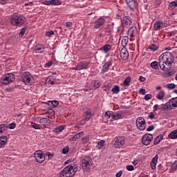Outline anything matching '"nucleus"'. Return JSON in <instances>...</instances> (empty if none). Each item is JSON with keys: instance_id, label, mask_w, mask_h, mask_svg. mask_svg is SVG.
Here are the masks:
<instances>
[{"instance_id": "obj_1", "label": "nucleus", "mask_w": 177, "mask_h": 177, "mask_svg": "<svg viewBox=\"0 0 177 177\" xmlns=\"http://www.w3.org/2000/svg\"><path fill=\"white\" fill-rule=\"evenodd\" d=\"M172 59V54L169 52H165L159 57L158 65L162 71H167L165 66L169 67V68L172 67V62H174Z\"/></svg>"}, {"instance_id": "obj_2", "label": "nucleus", "mask_w": 177, "mask_h": 177, "mask_svg": "<svg viewBox=\"0 0 177 177\" xmlns=\"http://www.w3.org/2000/svg\"><path fill=\"white\" fill-rule=\"evenodd\" d=\"M77 171H78V168L73 164H70L60 171L59 177H74Z\"/></svg>"}, {"instance_id": "obj_3", "label": "nucleus", "mask_w": 177, "mask_h": 177, "mask_svg": "<svg viewBox=\"0 0 177 177\" xmlns=\"http://www.w3.org/2000/svg\"><path fill=\"white\" fill-rule=\"evenodd\" d=\"M26 21V17L17 14H13L10 17V23L12 26H21L24 24Z\"/></svg>"}, {"instance_id": "obj_4", "label": "nucleus", "mask_w": 177, "mask_h": 177, "mask_svg": "<svg viewBox=\"0 0 177 177\" xmlns=\"http://www.w3.org/2000/svg\"><path fill=\"white\" fill-rule=\"evenodd\" d=\"M92 167V158L91 156H84L82 160V168L86 172H89Z\"/></svg>"}, {"instance_id": "obj_5", "label": "nucleus", "mask_w": 177, "mask_h": 177, "mask_svg": "<svg viewBox=\"0 0 177 177\" xmlns=\"http://www.w3.org/2000/svg\"><path fill=\"white\" fill-rule=\"evenodd\" d=\"M21 80L25 85H32L34 84V77L28 71H26L22 74Z\"/></svg>"}, {"instance_id": "obj_6", "label": "nucleus", "mask_w": 177, "mask_h": 177, "mask_svg": "<svg viewBox=\"0 0 177 177\" xmlns=\"http://www.w3.org/2000/svg\"><path fill=\"white\" fill-rule=\"evenodd\" d=\"M15 81V75L12 73H7L2 77L1 82L5 85H8V84H10V82H13Z\"/></svg>"}, {"instance_id": "obj_7", "label": "nucleus", "mask_w": 177, "mask_h": 177, "mask_svg": "<svg viewBox=\"0 0 177 177\" xmlns=\"http://www.w3.org/2000/svg\"><path fill=\"white\" fill-rule=\"evenodd\" d=\"M136 124L140 131H145L146 129V121L142 117L138 118Z\"/></svg>"}, {"instance_id": "obj_8", "label": "nucleus", "mask_w": 177, "mask_h": 177, "mask_svg": "<svg viewBox=\"0 0 177 177\" xmlns=\"http://www.w3.org/2000/svg\"><path fill=\"white\" fill-rule=\"evenodd\" d=\"M153 142V135L151 133H146L142 138V143L145 146H149Z\"/></svg>"}, {"instance_id": "obj_9", "label": "nucleus", "mask_w": 177, "mask_h": 177, "mask_svg": "<svg viewBox=\"0 0 177 177\" xmlns=\"http://www.w3.org/2000/svg\"><path fill=\"white\" fill-rule=\"evenodd\" d=\"M105 24L106 19H104V17H100L94 21L93 28H95V30H99V28H102Z\"/></svg>"}, {"instance_id": "obj_10", "label": "nucleus", "mask_w": 177, "mask_h": 177, "mask_svg": "<svg viewBox=\"0 0 177 177\" xmlns=\"http://www.w3.org/2000/svg\"><path fill=\"white\" fill-rule=\"evenodd\" d=\"M113 145L115 147H118V149H120V147H122V146L125 145V137H123V136L116 137L114 139Z\"/></svg>"}, {"instance_id": "obj_11", "label": "nucleus", "mask_w": 177, "mask_h": 177, "mask_svg": "<svg viewBox=\"0 0 177 177\" xmlns=\"http://www.w3.org/2000/svg\"><path fill=\"white\" fill-rule=\"evenodd\" d=\"M34 157L36 161L40 164L45 161V155L42 151H36L34 153Z\"/></svg>"}, {"instance_id": "obj_12", "label": "nucleus", "mask_w": 177, "mask_h": 177, "mask_svg": "<svg viewBox=\"0 0 177 177\" xmlns=\"http://www.w3.org/2000/svg\"><path fill=\"white\" fill-rule=\"evenodd\" d=\"M132 25V20H131V17H123L122 19V26L124 28H128Z\"/></svg>"}, {"instance_id": "obj_13", "label": "nucleus", "mask_w": 177, "mask_h": 177, "mask_svg": "<svg viewBox=\"0 0 177 177\" xmlns=\"http://www.w3.org/2000/svg\"><path fill=\"white\" fill-rule=\"evenodd\" d=\"M89 63L87 62H80L76 66V70L77 71H81V70H88Z\"/></svg>"}, {"instance_id": "obj_14", "label": "nucleus", "mask_w": 177, "mask_h": 177, "mask_svg": "<svg viewBox=\"0 0 177 177\" xmlns=\"http://www.w3.org/2000/svg\"><path fill=\"white\" fill-rule=\"evenodd\" d=\"M128 35L131 37V38H133V37H136L138 35V28L135 26H131V27L128 30Z\"/></svg>"}, {"instance_id": "obj_15", "label": "nucleus", "mask_w": 177, "mask_h": 177, "mask_svg": "<svg viewBox=\"0 0 177 177\" xmlns=\"http://www.w3.org/2000/svg\"><path fill=\"white\" fill-rule=\"evenodd\" d=\"M120 57L122 59V60H128V58L129 57V53H128L127 48H123L121 49Z\"/></svg>"}, {"instance_id": "obj_16", "label": "nucleus", "mask_w": 177, "mask_h": 177, "mask_svg": "<svg viewBox=\"0 0 177 177\" xmlns=\"http://www.w3.org/2000/svg\"><path fill=\"white\" fill-rule=\"evenodd\" d=\"M112 65L111 62H106L103 66L101 69V73L105 74V73H107L110 70V66Z\"/></svg>"}, {"instance_id": "obj_17", "label": "nucleus", "mask_w": 177, "mask_h": 177, "mask_svg": "<svg viewBox=\"0 0 177 177\" xmlns=\"http://www.w3.org/2000/svg\"><path fill=\"white\" fill-rule=\"evenodd\" d=\"M165 97V91L160 90L156 94V99L157 100L162 101L164 100V98Z\"/></svg>"}, {"instance_id": "obj_18", "label": "nucleus", "mask_w": 177, "mask_h": 177, "mask_svg": "<svg viewBox=\"0 0 177 177\" xmlns=\"http://www.w3.org/2000/svg\"><path fill=\"white\" fill-rule=\"evenodd\" d=\"M160 111H168V110H172V107H171L169 102H167L165 104H160Z\"/></svg>"}, {"instance_id": "obj_19", "label": "nucleus", "mask_w": 177, "mask_h": 177, "mask_svg": "<svg viewBox=\"0 0 177 177\" xmlns=\"http://www.w3.org/2000/svg\"><path fill=\"white\" fill-rule=\"evenodd\" d=\"M124 117V113L122 111H119V112H113V120L115 121H117V120H122V118Z\"/></svg>"}, {"instance_id": "obj_20", "label": "nucleus", "mask_w": 177, "mask_h": 177, "mask_svg": "<svg viewBox=\"0 0 177 177\" xmlns=\"http://www.w3.org/2000/svg\"><path fill=\"white\" fill-rule=\"evenodd\" d=\"M51 122L52 121L46 118H43L39 120V124L44 128H46V125H49Z\"/></svg>"}, {"instance_id": "obj_21", "label": "nucleus", "mask_w": 177, "mask_h": 177, "mask_svg": "<svg viewBox=\"0 0 177 177\" xmlns=\"http://www.w3.org/2000/svg\"><path fill=\"white\" fill-rule=\"evenodd\" d=\"M158 161V155H156L151 160L150 162V166L151 169H156V166L157 165V162Z\"/></svg>"}, {"instance_id": "obj_22", "label": "nucleus", "mask_w": 177, "mask_h": 177, "mask_svg": "<svg viewBox=\"0 0 177 177\" xmlns=\"http://www.w3.org/2000/svg\"><path fill=\"white\" fill-rule=\"evenodd\" d=\"M162 26H164V23H162V21H156L154 22V30L155 31H158L160 30H161V27H162Z\"/></svg>"}, {"instance_id": "obj_23", "label": "nucleus", "mask_w": 177, "mask_h": 177, "mask_svg": "<svg viewBox=\"0 0 177 177\" xmlns=\"http://www.w3.org/2000/svg\"><path fill=\"white\" fill-rule=\"evenodd\" d=\"M44 49L45 46L44 44H37L35 47V50L36 53H43Z\"/></svg>"}, {"instance_id": "obj_24", "label": "nucleus", "mask_w": 177, "mask_h": 177, "mask_svg": "<svg viewBox=\"0 0 177 177\" xmlns=\"http://www.w3.org/2000/svg\"><path fill=\"white\" fill-rule=\"evenodd\" d=\"M100 50L103 52V53H107L111 50V46L110 44H105L100 48Z\"/></svg>"}, {"instance_id": "obj_25", "label": "nucleus", "mask_w": 177, "mask_h": 177, "mask_svg": "<svg viewBox=\"0 0 177 177\" xmlns=\"http://www.w3.org/2000/svg\"><path fill=\"white\" fill-rule=\"evenodd\" d=\"M168 102L171 107V110L172 109H175L177 107V97L171 98Z\"/></svg>"}, {"instance_id": "obj_26", "label": "nucleus", "mask_w": 177, "mask_h": 177, "mask_svg": "<svg viewBox=\"0 0 177 177\" xmlns=\"http://www.w3.org/2000/svg\"><path fill=\"white\" fill-rule=\"evenodd\" d=\"M83 135H84V131H81L80 133H77L73 137H71L69 139V140H70V142H75V140H77V139H80V138H81Z\"/></svg>"}, {"instance_id": "obj_27", "label": "nucleus", "mask_w": 177, "mask_h": 177, "mask_svg": "<svg viewBox=\"0 0 177 177\" xmlns=\"http://www.w3.org/2000/svg\"><path fill=\"white\" fill-rule=\"evenodd\" d=\"M8 143V137L6 136H0V148L2 149L3 145Z\"/></svg>"}, {"instance_id": "obj_28", "label": "nucleus", "mask_w": 177, "mask_h": 177, "mask_svg": "<svg viewBox=\"0 0 177 177\" xmlns=\"http://www.w3.org/2000/svg\"><path fill=\"white\" fill-rule=\"evenodd\" d=\"M162 139H164V136L162 134H160L156 138H154L153 145H158V143H160V142H161Z\"/></svg>"}, {"instance_id": "obj_29", "label": "nucleus", "mask_w": 177, "mask_h": 177, "mask_svg": "<svg viewBox=\"0 0 177 177\" xmlns=\"http://www.w3.org/2000/svg\"><path fill=\"white\" fill-rule=\"evenodd\" d=\"M64 128H66V126L61 125L53 129V132L55 133H60V132H63V131H64Z\"/></svg>"}, {"instance_id": "obj_30", "label": "nucleus", "mask_w": 177, "mask_h": 177, "mask_svg": "<svg viewBox=\"0 0 177 177\" xmlns=\"http://www.w3.org/2000/svg\"><path fill=\"white\" fill-rule=\"evenodd\" d=\"M55 81H56V77L53 76H48L46 80V82L51 85H55Z\"/></svg>"}, {"instance_id": "obj_31", "label": "nucleus", "mask_w": 177, "mask_h": 177, "mask_svg": "<svg viewBox=\"0 0 177 177\" xmlns=\"http://www.w3.org/2000/svg\"><path fill=\"white\" fill-rule=\"evenodd\" d=\"M128 6L131 9V10H134V9H136V6H138V3H136V1H130L129 3H127Z\"/></svg>"}, {"instance_id": "obj_32", "label": "nucleus", "mask_w": 177, "mask_h": 177, "mask_svg": "<svg viewBox=\"0 0 177 177\" xmlns=\"http://www.w3.org/2000/svg\"><path fill=\"white\" fill-rule=\"evenodd\" d=\"M129 41V38L128 37V36H124L122 38V46H123V48H125V46L128 45Z\"/></svg>"}, {"instance_id": "obj_33", "label": "nucleus", "mask_w": 177, "mask_h": 177, "mask_svg": "<svg viewBox=\"0 0 177 177\" xmlns=\"http://www.w3.org/2000/svg\"><path fill=\"white\" fill-rule=\"evenodd\" d=\"M92 117V113L91 111H86L84 114V121H89Z\"/></svg>"}, {"instance_id": "obj_34", "label": "nucleus", "mask_w": 177, "mask_h": 177, "mask_svg": "<svg viewBox=\"0 0 177 177\" xmlns=\"http://www.w3.org/2000/svg\"><path fill=\"white\" fill-rule=\"evenodd\" d=\"M114 115V112L113 111H106L104 114V117L105 118H106V120H110V118H112L113 120V116Z\"/></svg>"}, {"instance_id": "obj_35", "label": "nucleus", "mask_w": 177, "mask_h": 177, "mask_svg": "<svg viewBox=\"0 0 177 177\" xmlns=\"http://www.w3.org/2000/svg\"><path fill=\"white\" fill-rule=\"evenodd\" d=\"M168 136L169 139H177V129L172 131Z\"/></svg>"}, {"instance_id": "obj_36", "label": "nucleus", "mask_w": 177, "mask_h": 177, "mask_svg": "<svg viewBox=\"0 0 177 177\" xmlns=\"http://www.w3.org/2000/svg\"><path fill=\"white\" fill-rule=\"evenodd\" d=\"M8 129V124H0V133H3L5 131Z\"/></svg>"}, {"instance_id": "obj_37", "label": "nucleus", "mask_w": 177, "mask_h": 177, "mask_svg": "<svg viewBox=\"0 0 177 177\" xmlns=\"http://www.w3.org/2000/svg\"><path fill=\"white\" fill-rule=\"evenodd\" d=\"M176 6H177V1H171L169 4V9H170V10H172L175 9V8H176Z\"/></svg>"}, {"instance_id": "obj_38", "label": "nucleus", "mask_w": 177, "mask_h": 177, "mask_svg": "<svg viewBox=\"0 0 177 177\" xmlns=\"http://www.w3.org/2000/svg\"><path fill=\"white\" fill-rule=\"evenodd\" d=\"M177 169V160L174 161V162L171 165V167L170 169V172L174 173Z\"/></svg>"}, {"instance_id": "obj_39", "label": "nucleus", "mask_w": 177, "mask_h": 177, "mask_svg": "<svg viewBox=\"0 0 177 177\" xmlns=\"http://www.w3.org/2000/svg\"><path fill=\"white\" fill-rule=\"evenodd\" d=\"M129 82H131V77H127L123 82L124 86H129Z\"/></svg>"}, {"instance_id": "obj_40", "label": "nucleus", "mask_w": 177, "mask_h": 177, "mask_svg": "<svg viewBox=\"0 0 177 177\" xmlns=\"http://www.w3.org/2000/svg\"><path fill=\"white\" fill-rule=\"evenodd\" d=\"M151 67L154 70H158V62L157 61L151 62Z\"/></svg>"}, {"instance_id": "obj_41", "label": "nucleus", "mask_w": 177, "mask_h": 177, "mask_svg": "<svg viewBox=\"0 0 177 177\" xmlns=\"http://www.w3.org/2000/svg\"><path fill=\"white\" fill-rule=\"evenodd\" d=\"M51 5H53V6L62 5V2L60 1V0H51Z\"/></svg>"}, {"instance_id": "obj_42", "label": "nucleus", "mask_w": 177, "mask_h": 177, "mask_svg": "<svg viewBox=\"0 0 177 177\" xmlns=\"http://www.w3.org/2000/svg\"><path fill=\"white\" fill-rule=\"evenodd\" d=\"M7 128L8 129H15V128H16V123H10L8 124H7Z\"/></svg>"}, {"instance_id": "obj_43", "label": "nucleus", "mask_w": 177, "mask_h": 177, "mask_svg": "<svg viewBox=\"0 0 177 177\" xmlns=\"http://www.w3.org/2000/svg\"><path fill=\"white\" fill-rule=\"evenodd\" d=\"M111 91L113 93H118V92H120V87L118 86H115L112 88Z\"/></svg>"}, {"instance_id": "obj_44", "label": "nucleus", "mask_w": 177, "mask_h": 177, "mask_svg": "<svg viewBox=\"0 0 177 177\" xmlns=\"http://www.w3.org/2000/svg\"><path fill=\"white\" fill-rule=\"evenodd\" d=\"M52 35H55V32L53 30L46 32V37H48V38H50Z\"/></svg>"}, {"instance_id": "obj_45", "label": "nucleus", "mask_w": 177, "mask_h": 177, "mask_svg": "<svg viewBox=\"0 0 177 177\" xmlns=\"http://www.w3.org/2000/svg\"><path fill=\"white\" fill-rule=\"evenodd\" d=\"M46 114H48V115H50V117H53V115H55V111L52 109H50L46 112Z\"/></svg>"}, {"instance_id": "obj_46", "label": "nucleus", "mask_w": 177, "mask_h": 177, "mask_svg": "<svg viewBox=\"0 0 177 177\" xmlns=\"http://www.w3.org/2000/svg\"><path fill=\"white\" fill-rule=\"evenodd\" d=\"M26 28H22L19 32V37L22 38V37L26 34Z\"/></svg>"}, {"instance_id": "obj_47", "label": "nucleus", "mask_w": 177, "mask_h": 177, "mask_svg": "<svg viewBox=\"0 0 177 177\" xmlns=\"http://www.w3.org/2000/svg\"><path fill=\"white\" fill-rule=\"evenodd\" d=\"M175 86H176L175 84L171 83V84H167L166 86V88H167L168 89H174Z\"/></svg>"}, {"instance_id": "obj_48", "label": "nucleus", "mask_w": 177, "mask_h": 177, "mask_svg": "<svg viewBox=\"0 0 177 177\" xmlns=\"http://www.w3.org/2000/svg\"><path fill=\"white\" fill-rule=\"evenodd\" d=\"M104 140H101L100 141L98 142L97 143V146L99 149H102V147H103V146H104Z\"/></svg>"}, {"instance_id": "obj_49", "label": "nucleus", "mask_w": 177, "mask_h": 177, "mask_svg": "<svg viewBox=\"0 0 177 177\" xmlns=\"http://www.w3.org/2000/svg\"><path fill=\"white\" fill-rule=\"evenodd\" d=\"M70 149L68 148V146H66L62 149V153L63 154H67L68 153Z\"/></svg>"}, {"instance_id": "obj_50", "label": "nucleus", "mask_w": 177, "mask_h": 177, "mask_svg": "<svg viewBox=\"0 0 177 177\" xmlns=\"http://www.w3.org/2000/svg\"><path fill=\"white\" fill-rule=\"evenodd\" d=\"M158 48L157 47V46H156V44H151L149 46V49H151L153 52H156V50H157Z\"/></svg>"}, {"instance_id": "obj_51", "label": "nucleus", "mask_w": 177, "mask_h": 177, "mask_svg": "<svg viewBox=\"0 0 177 177\" xmlns=\"http://www.w3.org/2000/svg\"><path fill=\"white\" fill-rule=\"evenodd\" d=\"M82 141L83 143H88V142H89V136L82 138Z\"/></svg>"}, {"instance_id": "obj_52", "label": "nucleus", "mask_w": 177, "mask_h": 177, "mask_svg": "<svg viewBox=\"0 0 177 177\" xmlns=\"http://www.w3.org/2000/svg\"><path fill=\"white\" fill-rule=\"evenodd\" d=\"M153 97V95L151 94H146L145 95V100H150Z\"/></svg>"}, {"instance_id": "obj_53", "label": "nucleus", "mask_w": 177, "mask_h": 177, "mask_svg": "<svg viewBox=\"0 0 177 177\" xmlns=\"http://www.w3.org/2000/svg\"><path fill=\"white\" fill-rule=\"evenodd\" d=\"M161 109V105L159 104H155L153 107V111H157L158 110H160Z\"/></svg>"}, {"instance_id": "obj_54", "label": "nucleus", "mask_w": 177, "mask_h": 177, "mask_svg": "<svg viewBox=\"0 0 177 177\" xmlns=\"http://www.w3.org/2000/svg\"><path fill=\"white\" fill-rule=\"evenodd\" d=\"M52 64H53V63L52 62V61H50V62L45 64L44 67L46 68H49V67L52 66Z\"/></svg>"}, {"instance_id": "obj_55", "label": "nucleus", "mask_w": 177, "mask_h": 177, "mask_svg": "<svg viewBox=\"0 0 177 177\" xmlns=\"http://www.w3.org/2000/svg\"><path fill=\"white\" fill-rule=\"evenodd\" d=\"M31 125L34 128V129H41L39 126L38 124H37L36 123L32 122Z\"/></svg>"}, {"instance_id": "obj_56", "label": "nucleus", "mask_w": 177, "mask_h": 177, "mask_svg": "<svg viewBox=\"0 0 177 177\" xmlns=\"http://www.w3.org/2000/svg\"><path fill=\"white\" fill-rule=\"evenodd\" d=\"M50 103L54 107H57V106H59L58 101H50Z\"/></svg>"}, {"instance_id": "obj_57", "label": "nucleus", "mask_w": 177, "mask_h": 177, "mask_svg": "<svg viewBox=\"0 0 177 177\" xmlns=\"http://www.w3.org/2000/svg\"><path fill=\"white\" fill-rule=\"evenodd\" d=\"M43 5H52V1L51 0H46L43 2Z\"/></svg>"}, {"instance_id": "obj_58", "label": "nucleus", "mask_w": 177, "mask_h": 177, "mask_svg": "<svg viewBox=\"0 0 177 177\" xmlns=\"http://www.w3.org/2000/svg\"><path fill=\"white\" fill-rule=\"evenodd\" d=\"M95 88H100V82L94 81Z\"/></svg>"}, {"instance_id": "obj_59", "label": "nucleus", "mask_w": 177, "mask_h": 177, "mask_svg": "<svg viewBox=\"0 0 177 177\" xmlns=\"http://www.w3.org/2000/svg\"><path fill=\"white\" fill-rule=\"evenodd\" d=\"M127 171H133V169H134L133 165H127Z\"/></svg>"}, {"instance_id": "obj_60", "label": "nucleus", "mask_w": 177, "mask_h": 177, "mask_svg": "<svg viewBox=\"0 0 177 177\" xmlns=\"http://www.w3.org/2000/svg\"><path fill=\"white\" fill-rule=\"evenodd\" d=\"M153 129H154V126L151 125V126H149V127L147 129V132H150V131H153Z\"/></svg>"}, {"instance_id": "obj_61", "label": "nucleus", "mask_w": 177, "mask_h": 177, "mask_svg": "<svg viewBox=\"0 0 177 177\" xmlns=\"http://www.w3.org/2000/svg\"><path fill=\"white\" fill-rule=\"evenodd\" d=\"M154 117H156V115H154L153 112H151L149 115V118H150V120H153Z\"/></svg>"}, {"instance_id": "obj_62", "label": "nucleus", "mask_w": 177, "mask_h": 177, "mask_svg": "<svg viewBox=\"0 0 177 177\" xmlns=\"http://www.w3.org/2000/svg\"><path fill=\"white\" fill-rule=\"evenodd\" d=\"M139 80L140 81V82H145V81H146V77H145L143 76H140Z\"/></svg>"}, {"instance_id": "obj_63", "label": "nucleus", "mask_w": 177, "mask_h": 177, "mask_svg": "<svg viewBox=\"0 0 177 177\" xmlns=\"http://www.w3.org/2000/svg\"><path fill=\"white\" fill-rule=\"evenodd\" d=\"M73 26V22L67 21L66 22V27H71Z\"/></svg>"}, {"instance_id": "obj_64", "label": "nucleus", "mask_w": 177, "mask_h": 177, "mask_svg": "<svg viewBox=\"0 0 177 177\" xmlns=\"http://www.w3.org/2000/svg\"><path fill=\"white\" fill-rule=\"evenodd\" d=\"M122 176V171H119L117 174H116V177H121Z\"/></svg>"}]
</instances>
